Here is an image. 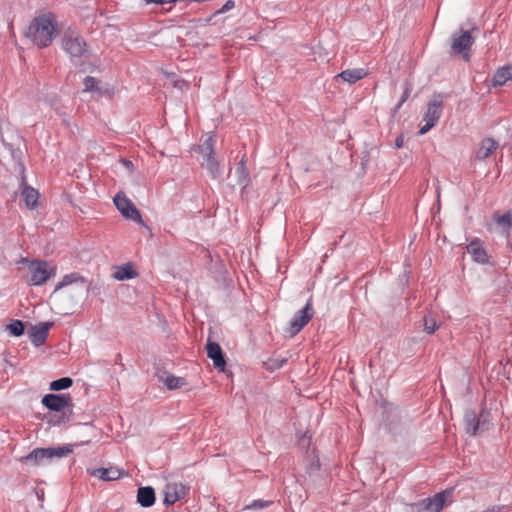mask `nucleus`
Segmentation results:
<instances>
[{
	"label": "nucleus",
	"mask_w": 512,
	"mask_h": 512,
	"mask_svg": "<svg viewBox=\"0 0 512 512\" xmlns=\"http://www.w3.org/2000/svg\"><path fill=\"white\" fill-rule=\"evenodd\" d=\"M25 34L39 48L47 47L58 34L57 22L52 14L40 15L30 23Z\"/></svg>",
	"instance_id": "obj_1"
},
{
	"label": "nucleus",
	"mask_w": 512,
	"mask_h": 512,
	"mask_svg": "<svg viewBox=\"0 0 512 512\" xmlns=\"http://www.w3.org/2000/svg\"><path fill=\"white\" fill-rule=\"evenodd\" d=\"M73 452V445H64L48 448H35L28 455L19 459L20 462L30 466L45 465L53 458H64Z\"/></svg>",
	"instance_id": "obj_2"
},
{
	"label": "nucleus",
	"mask_w": 512,
	"mask_h": 512,
	"mask_svg": "<svg viewBox=\"0 0 512 512\" xmlns=\"http://www.w3.org/2000/svg\"><path fill=\"white\" fill-rule=\"evenodd\" d=\"M28 270L30 273L28 283L33 286H40L44 284L56 274V266L42 260L30 261L28 264Z\"/></svg>",
	"instance_id": "obj_3"
},
{
	"label": "nucleus",
	"mask_w": 512,
	"mask_h": 512,
	"mask_svg": "<svg viewBox=\"0 0 512 512\" xmlns=\"http://www.w3.org/2000/svg\"><path fill=\"white\" fill-rule=\"evenodd\" d=\"M71 284H75V286L66 291L67 295L76 296L77 298L88 295L91 284L86 279L81 277L78 273H71L65 275L62 278V280L56 285L53 294H56L60 289L67 287Z\"/></svg>",
	"instance_id": "obj_4"
},
{
	"label": "nucleus",
	"mask_w": 512,
	"mask_h": 512,
	"mask_svg": "<svg viewBox=\"0 0 512 512\" xmlns=\"http://www.w3.org/2000/svg\"><path fill=\"white\" fill-rule=\"evenodd\" d=\"M62 46L75 64H78L81 57L87 52V43L85 40L82 36L73 31L65 33Z\"/></svg>",
	"instance_id": "obj_5"
},
{
	"label": "nucleus",
	"mask_w": 512,
	"mask_h": 512,
	"mask_svg": "<svg viewBox=\"0 0 512 512\" xmlns=\"http://www.w3.org/2000/svg\"><path fill=\"white\" fill-rule=\"evenodd\" d=\"M443 111V96L435 94L427 105V110L423 116L425 124L420 128L419 134L423 135L433 128L439 121Z\"/></svg>",
	"instance_id": "obj_6"
},
{
	"label": "nucleus",
	"mask_w": 512,
	"mask_h": 512,
	"mask_svg": "<svg viewBox=\"0 0 512 512\" xmlns=\"http://www.w3.org/2000/svg\"><path fill=\"white\" fill-rule=\"evenodd\" d=\"M474 38L469 31L460 29L451 36V50L454 54L461 55L462 59L468 61L470 59L471 46Z\"/></svg>",
	"instance_id": "obj_7"
},
{
	"label": "nucleus",
	"mask_w": 512,
	"mask_h": 512,
	"mask_svg": "<svg viewBox=\"0 0 512 512\" xmlns=\"http://www.w3.org/2000/svg\"><path fill=\"white\" fill-rule=\"evenodd\" d=\"M313 315L314 309L312 298L310 297L305 306L291 319L289 328L291 335H296L298 332H300L304 326L312 319Z\"/></svg>",
	"instance_id": "obj_8"
},
{
	"label": "nucleus",
	"mask_w": 512,
	"mask_h": 512,
	"mask_svg": "<svg viewBox=\"0 0 512 512\" xmlns=\"http://www.w3.org/2000/svg\"><path fill=\"white\" fill-rule=\"evenodd\" d=\"M114 204L123 217L135 222H141L142 218L139 210L124 194H116L114 197Z\"/></svg>",
	"instance_id": "obj_9"
},
{
	"label": "nucleus",
	"mask_w": 512,
	"mask_h": 512,
	"mask_svg": "<svg viewBox=\"0 0 512 512\" xmlns=\"http://www.w3.org/2000/svg\"><path fill=\"white\" fill-rule=\"evenodd\" d=\"M41 402L47 409L55 412L64 411L72 406L70 394H47Z\"/></svg>",
	"instance_id": "obj_10"
},
{
	"label": "nucleus",
	"mask_w": 512,
	"mask_h": 512,
	"mask_svg": "<svg viewBox=\"0 0 512 512\" xmlns=\"http://www.w3.org/2000/svg\"><path fill=\"white\" fill-rule=\"evenodd\" d=\"M467 253L471 255L472 260L478 264L485 265L489 263V255L484 248V243L479 238H474L466 247Z\"/></svg>",
	"instance_id": "obj_11"
},
{
	"label": "nucleus",
	"mask_w": 512,
	"mask_h": 512,
	"mask_svg": "<svg viewBox=\"0 0 512 512\" xmlns=\"http://www.w3.org/2000/svg\"><path fill=\"white\" fill-rule=\"evenodd\" d=\"M52 326L53 322H40L32 326L28 331L31 343L35 347L43 345L46 342L48 332Z\"/></svg>",
	"instance_id": "obj_12"
},
{
	"label": "nucleus",
	"mask_w": 512,
	"mask_h": 512,
	"mask_svg": "<svg viewBox=\"0 0 512 512\" xmlns=\"http://www.w3.org/2000/svg\"><path fill=\"white\" fill-rule=\"evenodd\" d=\"M186 495V487L182 483H169L164 489V504L172 505L183 499Z\"/></svg>",
	"instance_id": "obj_13"
},
{
	"label": "nucleus",
	"mask_w": 512,
	"mask_h": 512,
	"mask_svg": "<svg viewBox=\"0 0 512 512\" xmlns=\"http://www.w3.org/2000/svg\"><path fill=\"white\" fill-rule=\"evenodd\" d=\"M493 220L499 233L505 237H509L510 231L512 229V209L507 210L503 214L495 212L493 215Z\"/></svg>",
	"instance_id": "obj_14"
},
{
	"label": "nucleus",
	"mask_w": 512,
	"mask_h": 512,
	"mask_svg": "<svg viewBox=\"0 0 512 512\" xmlns=\"http://www.w3.org/2000/svg\"><path fill=\"white\" fill-rule=\"evenodd\" d=\"M445 503V493L440 492L433 497L424 499L420 504V510L424 512H440Z\"/></svg>",
	"instance_id": "obj_15"
},
{
	"label": "nucleus",
	"mask_w": 512,
	"mask_h": 512,
	"mask_svg": "<svg viewBox=\"0 0 512 512\" xmlns=\"http://www.w3.org/2000/svg\"><path fill=\"white\" fill-rule=\"evenodd\" d=\"M207 356L213 361L216 368L224 369L226 362L220 345L216 342H208L206 345Z\"/></svg>",
	"instance_id": "obj_16"
},
{
	"label": "nucleus",
	"mask_w": 512,
	"mask_h": 512,
	"mask_svg": "<svg viewBox=\"0 0 512 512\" xmlns=\"http://www.w3.org/2000/svg\"><path fill=\"white\" fill-rule=\"evenodd\" d=\"M507 81H512V62L498 68L492 78L494 87H501Z\"/></svg>",
	"instance_id": "obj_17"
},
{
	"label": "nucleus",
	"mask_w": 512,
	"mask_h": 512,
	"mask_svg": "<svg viewBox=\"0 0 512 512\" xmlns=\"http://www.w3.org/2000/svg\"><path fill=\"white\" fill-rule=\"evenodd\" d=\"M155 491L150 486H144L138 488L137 491V502L142 507H151L155 503Z\"/></svg>",
	"instance_id": "obj_18"
},
{
	"label": "nucleus",
	"mask_w": 512,
	"mask_h": 512,
	"mask_svg": "<svg viewBox=\"0 0 512 512\" xmlns=\"http://www.w3.org/2000/svg\"><path fill=\"white\" fill-rule=\"evenodd\" d=\"M90 474L104 481H114L120 478L121 472L118 468H95L90 471Z\"/></svg>",
	"instance_id": "obj_19"
},
{
	"label": "nucleus",
	"mask_w": 512,
	"mask_h": 512,
	"mask_svg": "<svg viewBox=\"0 0 512 512\" xmlns=\"http://www.w3.org/2000/svg\"><path fill=\"white\" fill-rule=\"evenodd\" d=\"M497 148L498 143L495 140L492 138H485L480 143V147L476 152V158L479 160H484L488 158Z\"/></svg>",
	"instance_id": "obj_20"
},
{
	"label": "nucleus",
	"mask_w": 512,
	"mask_h": 512,
	"mask_svg": "<svg viewBox=\"0 0 512 512\" xmlns=\"http://www.w3.org/2000/svg\"><path fill=\"white\" fill-rule=\"evenodd\" d=\"M159 380L163 382L169 390H175L186 385L183 377H177L169 372H163L159 375Z\"/></svg>",
	"instance_id": "obj_21"
},
{
	"label": "nucleus",
	"mask_w": 512,
	"mask_h": 512,
	"mask_svg": "<svg viewBox=\"0 0 512 512\" xmlns=\"http://www.w3.org/2000/svg\"><path fill=\"white\" fill-rule=\"evenodd\" d=\"M201 165L208 171L209 175L213 179H217L221 176V169L214 155L203 156V162Z\"/></svg>",
	"instance_id": "obj_22"
},
{
	"label": "nucleus",
	"mask_w": 512,
	"mask_h": 512,
	"mask_svg": "<svg viewBox=\"0 0 512 512\" xmlns=\"http://www.w3.org/2000/svg\"><path fill=\"white\" fill-rule=\"evenodd\" d=\"M464 424L466 433L471 436H475L479 429V420H477V414L473 410H467L464 415Z\"/></svg>",
	"instance_id": "obj_23"
},
{
	"label": "nucleus",
	"mask_w": 512,
	"mask_h": 512,
	"mask_svg": "<svg viewBox=\"0 0 512 512\" xmlns=\"http://www.w3.org/2000/svg\"><path fill=\"white\" fill-rule=\"evenodd\" d=\"M366 75L364 69L355 68V69H347L337 74L335 78H341L343 81L348 82L349 84H353L358 80H361Z\"/></svg>",
	"instance_id": "obj_24"
},
{
	"label": "nucleus",
	"mask_w": 512,
	"mask_h": 512,
	"mask_svg": "<svg viewBox=\"0 0 512 512\" xmlns=\"http://www.w3.org/2000/svg\"><path fill=\"white\" fill-rule=\"evenodd\" d=\"M21 196L27 208L35 209L37 207L39 193L36 189L30 186H24L21 192Z\"/></svg>",
	"instance_id": "obj_25"
},
{
	"label": "nucleus",
	"mask_w": 512,
	"mask_h": 512,
	"mask_svg": "<svg viewBox=\"0 0 512 512\" xmlns=\"http://www.w3.org/2000/svg\"><path fill=\"white\" fill-rule=\"evenodd\" d=\"M236 174L237 183L242 187H246L249 183V172L245 165L244 157H242L241 161L238 163Z\"/></svg>",
	"instance_id": "obj_26"
},
{
	"label": "nucleus",
	"mask_w": 512,
	"mask_h": 512,
	"mask_svg": "<svg viewBox=\"0 0 512 512\" xmlns=\"http://www.w3.org/2000/svg\"><path fill=\"white\" fill-rule=\"evenodd\" d=\"M136 275L137 274L134 271V269L132 268V266L130 264H126L117 269L114 277L117 280L123 281V280L133 279L134 277H136Z\"/></svg>",
	"instance_id": "obj_27"
},
{
	"label": "nucleus",
	"mask_w": 512,
	"mask_h": 512,
	"mask_svg": "<svg viewBox=\"0 0 512 512\" xmlns=\"http://www.w3.org/2000/svg\"><path fill=\"white\" fill-rule=\"evenodd\" d=\"M215 137L210 135L208 136L203 143L199 146V152L202 156L206 155H214V146H215Z\"/></svg>",
	"instance_id": "obj_28"
},
{
	"label": "nucleus",
	"mask_w": 512,
	"mask_h": 512,
	"mask_svg": "<svg viewBox=\"0 0 512 512\" xmlns=\"http://www.w3.org/2000/svg\"><path fill=\"white\" fill-rule=\"evenodd\" d=\"M73 384V380L70 377H62L54 380L50 383V389L53 391H61L68 389Z\"/></svg>",
	"instance_id": "obj_29"
},
{
	"label": "nucleus",
	"mask_w": 512,
	"mask_h": 512,
	"mask_svg": "<svg viewBox=\"0 0 512 512\" xmlns=\"http://www.w3.org/2000/svg\"><path fill=\"white\" fill-rule=\"evenodd\" d=\"M7 330L11 335L19 337L24 333V324L20 320H14L7 325Z\"/></svg>",
	"instance_id": "obj_30"
},
{
	"label": "nucleus",
	"mask_w": 512,
	"mask_h": 512,
	"mask_svg": "<svg viewBox=\"0 0 512 512\" xmlns=\"http://www.w3.org/2000/svg\"><path fill=\"white\" fill-rule=\"evenodd\" d=\"M83 84L84 92L100 91L98 87L99 81L92 76L85 77Z\"/></svg>",
	"instance_id": "obj_31"
},
{
	"label": "nucleus",
	"mask_w": 512,
	"mask_h": 512,
	"mask_svg": "<svg viewBox=\"0 0 512 512\" xmlns=\"http://www.w3.org/2000/svg\"><path fill=\"white\" fill-rule=\"evenodd\" d=\"M438 328L437 321L430 315L424 317V331L428 334H432Z\"/></svg>",
	"instance_id": "obj_32"
},
{
	"label": "nucleus",
	"mask_w": 512,
	"mask_h": 512,
	"mask_svg": "<svg viewBox=\"0 0 512 512\" xmlns=\"http://www.w3.org/2000/svg\"><path fill=\"white\" fill-rule=\"evenodd\" d=\"M273 502L267 500H254L251 504L246 506V509L249 510H261L269 507Z\"/></svg>",
	"instance_id": "obj_33"
},
{
	"label": "nucleus",
	"mask_w": 512,
	"mask_h": 512,
	"mask_svg": "<svg viewBox=\"0 0 512 512\" xmlns=\"http://www.w3.org/2000/svg\"><path fill=\"white\" fill-rule=\"evenodd\" d=\"M490 413L487 410H482L479 415H477V420H479V429L486 430L488 428Z\"/></svg>",
	"instance_id": "obj_34"
},
{
	"label": "nucleus",
	"mask_w": 512,
	"mask_h": 512,
	"mask_svg": "<svg viewBox=\"0 0 512 512\" xmlns=\"http://www.w3.org/2000/svg\"><path fill=\"white\" fill-rule=\"evenodd\" d=\"M411 91H412V85L409 83H406L404 92L401 96L399 103L396 106V109H399L403 105V103L409 98Z\"/></svg>",
	"instance_id": "obj_35"
},
{
	"label": "nucleus",
	"mask_w": 512,
	"mask_h": 512,
	"mask_svg": "<svg viewBox=\"0 0 512 512\" xmlns=\"http://www.w3.org/2000/svg\"><path fill=\"white\" fill-rule=\"evenodd\" d=\"M235 6V3L233 0H228L222 8L218 11L219 13H224L230 9H232Z\"/></svg>",
	"instance_id": "obj_36"
},
{
	"label": "nucleus",
	"mask_w": 512,
	"mask_h": 512,
	"mask_svg": "<svg viewBox=\"0 0 512 512\" xmlns=\"http://www.w3.org/2000/svg\"><path fill=\"white\" fill-rule=\"evenodd\" d=\"M68 420H69V417L61 416V417H58L57 419L50 420V422L54 425H59L61 423H65Z\"/></svg>",
	"instance_id": "obj_37"
},
{
	"label": "nucleus",
	"mask_w": 512,
	"mask_h": 512,
	"mask_svg": "<svg viewBox=\"0 0 512 512\" xmlns=\"http://www.w3.org/2000/svg\"><path fill=\"white\" fill-rule=\"evenodd\" d=\"M502 507L501 506H492L491 508H488L484 510L483 512H501Z\"/></svg>",
	"instance_id": "obj_38"
},
{
	"label": "nucleus",
	"mask_w": 512,
	"mask_h": 512,
	"mask_svg": "<svg viewBox=\"0 0 512 512\" xmlns=\"http://www.w3.org/2000/svg\"><path fill=\"white\" fill-rule=\"evenodd\" d=\"M396 146L397 147H401L402 146V139H400V138L396 139Z\"/></svg>",
	"instance_id": "obj_39"
},
{
	"label": "nucleus",
	"mask_w": 512,
	"mask_h": 512,
	"mask_svg": "<svg viewBox=\"0 0 512 512\" xmlns=\"http://www.w3.org/2000/svg\"><path fill=\"white\" fill-rule=\"evenodd\" d=\"M124 163H125V165H126V166L131 165V162H130V161H126V160H125V161H124Z\"/></svg>",
	"instance_id": "obj_40"
}]
</instances>
